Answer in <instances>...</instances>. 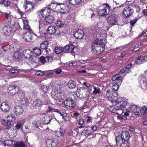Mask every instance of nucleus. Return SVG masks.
I'll return each instance as SVG.
<instances>
[{
  "instance_id": "nucleus-1",
  "label": "nucleus",
  "mask_w": 147,
  "mask_h": 147,
  "mask_svg": "<svg viewBox=\"0 0 147 147\" xmlns=\"http://www.w3.org/2000/svg\"><path fill=\"white\" fill-rule=\"evenodd\" d=\"M50 11L46 9H42L40 13L43 17L45 18V20H41L39 21V28L45 27V26L52 23L54 21V18L49 15Z\"/></svg>"
},
{
  "instance_id": "nucleus-2",
  "label": "nucleus",
  "mask_w": 147,
  "mask_h": 147,
  "mask_svg": "<svg viewBox=\"0 0 147 147\" xmlns=\"http://www.w3.org/2000/svg\"><path fill=\"white\" fill-rule=\"evenodd\" d=\"M91 47L92 52L96 55L100 54L105 50V48L102 47L101 45L96 40L92 43Z\"/></svg>"
},
{
  "instance_id": "nucleus-3",
  "label": "nucleus",
  "mask_w": 147,
  "mask_h": 147,
  "mask_svg": "<svg viewBox=\"0 0 147 147\" xmlns=\"http://www.w3.org/2000/svg\"><path fill=\"white\" fill-rule=\"evenodd\" d=\"M33 53L29 49H27L24 51V54L25 58L28 59L30 61L33 63H36L37 58L33 55Z\"/></svg>"
},
{
  "instance_id": "nucleus-4",
  "label": "nucleus",
  "mask_w": 147,
  "mask_h": 147,
  "mask_svg": "<svg viewBox=\"0 0 147 147\" xmlns=\"http://www.w3.org/2000/svg\"><path fill=\"white\" fill-rule=\"evenodd\" d=\"M100 9L98 12L99 16H106L109 13V5L107 4H103L100 6L99 7Z\"/></svg>"
},
{
  "instance_id": "nucleus-5",
  "label": "nucleus",
  "mask_w": 147,
  "mask_h": 147,
  "mask_svg": "<svg viewBox=\"0 0 147 147\" xmlns=\"http://www.w3.org/2000/svg\"><path fill=\"white\" fill-rule=\"evenodd\" d=\"M129 133L127 131L123 132L121 136H117L116 138V140H121L122 141H127L129 138Z\"/></svg>"
},
{
  "instance_id": "nucleus-6",
  "label": "nucleus",
  "mask_w": 147,
  "mask_h": 147,
  "mask_svg": "<svg viewBox=\"0 0 147 147\" xmlns=\"http://www.w3.org/2000/svg\"><path fill=\"white\" fill-rule=\"evenodd\" d=\"M47 31L48 34H55L56 35H59L61 33L59 30H57L56 27L55 26L49 27Z\"/></svg>"
},
{
  "instance_id": "nucleus-7",
  "label": "nucleus",
  "mask_w": 147,
  "mask_h": 147,
  "mask_svg": "<svg viewBox=\"0 0 147 147\" xmlns=\"http://www.w3.org/2000/svg\"><path fill=\"white\" fill-rule=\"evenodd\" d=\"M64 104L65 105L73 108H74L76 105V103L71 98H67L65 100Z\"/></svg>"
},
{
  "instance_id": "nucleus-8",
  "label": "nucleus",
  "mask_w": 147,
  "mask_h": 147,
  "mask_svg": "<svg viewBox=\"0 0 147 147\" xmlns=\"http://www.w3.org/2000/svg\"><path fill=\"white\" fill-rule=\"evenodd\" d=\"M58 5H60V12L61 13L65 14L68 12L69 11L70 8L68 5L59 3H58Z\"/></svg>"
},
{
  "instance_id": "nucleus-9",
  "label": "nucleus",
  "mask_w": 147,
  "mask_h": 147,
  "mask_svg": "<svg viewBox=\"0 0 147 147\" xmlns=\"http://www.w3.org/2000/svg\"><path fill=\"white\" fill-rule=\"evenodd\" d=\"M107 22L108 24L111 26L116 25L117 24V21L115 17L114 16L112 15L108 17Z\"/></svg>"
},
{
  "instance_id": "nucleus-10",
  "label": "nucleus",
  "mask_w": 147,
  "mask_h": 147,
  "mask_svg": "<svg viewBox=\"0 0 147 147\" xmlns=\"http://www.w3.org/2000/svg\"><path fill=\"white\" fill-rule=\"evenodd\" d=\"M13 111L17 115H19L23 113L24 109L22 106L17 105L14 107Z\"/></svg>"
},
{
  "instance_id": "nucleus-11",
  "label": "nucleus",
  "mask_w": 147,
  "mask_h": 147,
  "mask_svg": "<svg viewBox=\"0 0 147 147\" xmlns=\"http://www.w3.org/2000/svg\"><path fill=\"white\" fill-rule=\"evenodd\" d=\"M25 3L26 5L25 9L26 11H33L34 6L32 2L30 1H28L27 0H26Z\"/></svg>"
},
{
  "instance_id": "nucleus-12",
  "label": "nucleus",
  "mask_w": 147,
  "mask_h": 147,
  "mask_svg": "<svg viewBox=\"0 0 147 147\" xmlns=\"http://www.w3.org/2000/svg\"><path fill=\"white\" fill-rule=\"evenodd\" d=\"M64 52L65 53H74V46L71 44H69L66 45L64 47Z\"/></svg>"
},
{
  "instance_id": "nucleus-13",
  "label": "nucleus",
  "mask_w": 147,
  "mask_h": 147,
  "mask_svg": "<svg viewBox=\"0 0 147 147\" xmlns=\"http://www.w3.org/2000/svg\"><path fill=\"white\" fill-rule=\"evenodd\" d=\"M133 10L131 7H128L125 8L123 13L126 17H129L133 14Z\"/></svg>"
},
{
  "instance_id": "nucleus-14",
  "label": "nucleus",
  "mask_w": 147,
  "mask_h": 147,
  "mask_svg": "<svg viewBox=\"0 0 147 147\" xmlns=\"http://www.w3.org/2000/svg\"><path fill=\"white\" fill-rule=\"evenodd\" d=\"M85 88V87L84 86L78 88L76 91V95L77 96L81 98H82V97H85L83 96Z\"/></svg>"
},
{
  "instance_id": "nucleus-15",
  "label": "nucleus",
  "mask_w": 147,
  "mask_h": 147,
  "mask_svg": "<svg viewBox=\"0 0 147 147\" xmlns=\"http://www.w3.org/2000/svg\"><path fill=\"white\" fill-rule=\"evenodd\" d=\"M116 146L117 147H129V144L127 141H122L121 140H116Z\"/></svg>"
},
{
  "instance_id": "nucleus-16",
  "label": "nucleus",
  "mask_w": 147,
  "mask_h": 147,
  "mask_svg": "<svg viewBox=\"0 0 147 147\" xmlns=\"http://www.w3.org/2000/svg\"><path fill=\"white\" fill-rule=\"evenodd\" d=\"M74 37L78 39L83 38L84 36V32L81 29H78L74 34Z\"/></svg>"
},
{
  "instance_id": "nucleus-17",
  "label": "nucleus",
  "mask_w": 147,
  "mask_h": 147,
  "mask_svg": "<svg viewBox=\"0 0 147 147\" xmlns=\"http://www.w3.org/2000/svg\"><path fill=\"white\" fill-rule=\"evenodd\" d=\"M129 109L130 111L134 113L135 114L139 115L140 114L139 112L140 109L137 107L136 105H132L130 106Z\"/></svg>"
},
{
  "instance_id": "nucleus-18",
  "label": "nucleus",
  "mask_w": 147,
  "mask_h": 147,
  "mask_svg": "<svg viewBox=\"0 0 147 147\" xmlns=\"http://www.w3.org/2000/svg\"><path fill=\"white\" fill-rule=\"evenodd\" d=\"M16 86L15 85L10 86L8 88V93L11 96L16 94Z\"/></svg>"
},
{
  "instance_id": "nucleus-19",
  "label": "nucleus",
  "mask_w": 147,
  "mask_h": 147,
  "mask_svg": "<svg viewBox=\"0 0 147 147\" xmlns=\"http://www.w3.org/2000/svg\"><path fill=\"white\" fill-rule=\"evenodd\" d=\"M21 58V53L19 52H15L13 55V59L15 61L18 62L20 61Z\"/></svg>"
},
{
  "instance_id": "nucleus-20",
  "label": "nucleus",
  "mask_w": 147,
  "mask_h": 147,
  "mask_svg": "<svg viewBox=\"0 0 147 147\" xmlns=\"http://www.w3.org/2000/svg\"><path fill=\"white\" fill-rule=\"evenodd\" d=\"M0 107L1 109L5 112H7L9 110V105L7 102H3L1 104Z\"/></svg>"
},
{
  "instance_id": "nucleus-21",
  "label": "nucleus",
  "mask_w": 147,
  "mask_h": 147,
  "mask_svg": "<svg viewBox=\"0 0 147 147\" xmlns=\"http://www.w3.org/2000/svg\"><path fill=\"white\" fill-rule=\"evenodd\" d=\"M144 75L145 76V78L143 80V83L142 84V87L143 89H147V70L144 71Z\"/></svg>"
},
{
  "instance_id": "nucleus-22",
  "label": "nucleus",
  "mask_w": 147,
  "mask_h": 147,
  "mask_svg": "<svg viewBox=\"0 0 147 147\" xmlns=\"http://www.w3.org/2000/svg\"><path fill=\"white\" fill-rule=\"evenodd\" d=\"M122 77L120 76L119 74H118L113 76L112 79V80L113 81H116L117 83L120 84L122 82Z\"/></svg>"
},
{
  "instance_id": "nucleus-23",
  "label": "nucleus",
  "mask_w": 147,
  "mask_h": 147,
  "mask_svg": "<svg viewBox=\"0 0 147 147\" xmlns=\"http://www.w3.org/2000/svg\"><path fill=\"white\" fill-rule=\"evenodd\" d=\"M42 104L43 103L42 100L39 99H36L33 102L32 105L33 107L37 108L38 107H41Z\"/></svg>"
},
{
  "instance_id": "nucleus-24",
  "label": "nucleus",
  "mask_w": 147,
  "mask_h": 147,
  "mask_svg": "<svg viewBox=\"0 0 147 147\" xmlns=\"http://www.w3.org/2000/svg\"><path fill=\"white\" fill-rule=\"evenodd\" d=\"M52 119V117L51 116H45L42 119L43 122L45 124H48L51 122Z\"/></svg>"
},
{
  "instance_id": "nucleus-25",
  "label": "nucleus",
  "mask_w": 147,
  "mask_h": 147,
  "mask_svg": "<svg viewBox=\"0 0 147 147\" xmlns=\"http://www.w3.org/2000/svg\"><path fill=\"white\" fill-rule=\"evenodd\" d=\"M59 5L58 3H51L47 7V9L50 11V10H53L55 9L57 6Z\"/></svg>"
},
{
  "instance_id": "nucleus-26",
  "label": "nucleus",
  "mask_w": 147,
  "mask_h": 147,
  "mask_svg": "<svg viewBox=\"0 0 147 147\" xmlns=\"http://www.w3.org/2000/svg\"><path fill=\"white\" fill-rule=\"evenodd\" d=\"M109 111L111 112L115 113L119 115H121L122 113V111L120 109H118L113 107H111L110 109H109Z\"/></svg>"
},
{
  "instance_id": "nucleus-27",
  "label": "nucleus",
  "mask_w": 147,
  "mask_h": 147,
  "mask_svg": "<svg viewBox=\"0 0 147 147\" xmlns=\"http://www.w3.org/2000/svg\"><path fill=\"white\" fill-rule=\"evenodd\" d=\"M69 3L73 5H78L80 4L82 0H68Z\"/></svg>"
},
{
  "instance_id": "nucleus-28",
  "label": "nucleus",
  "mask_w": 147,
  "mask_h": 147,
  "mask_svg": "<svg viewBox=\"0 0 147 147\" xmlns=\"http://www.w3.org/2000/svg\"><path fill=\"white\" fill-rule=\"evenodd\" d=\"M54 50L55 53L58 55L62 53L63 51L64 52V48L60 47H55Z\"/></svg>"
},
{
  "instance_id": "nucleus-29",
  "label": "nucleus",
  "mask_w": 147,
  "mask_h": 147,
  "mask_svg": "<svg viewBox=\"0 0 147 147\" xmlns=\"http://www.w3.org/2000/svg\"><path fill=\"white\" fill-rule=\"evenodd\" d=\"M2 142L5 146H11L15 144L14 142L9 140H6L5 141H2Z\"/></svg>"
},
{
  "instance_id": "nucleus-30",
  "label": "nucleus",
  "mask_w": 147,
  "mask_h": 147,
  "mask_svg": "<svg viewBox=\"0 0 147 147\" xmlns=\"http://www.w3.org/2000/svg\"><path fill=\"white\" fill-rule=\"evenodd\" d=\"M49 44V43L48 41L47 40L43 41L40 44V47L41 49L44 50L48 47Z\"/></svg>"
},
{
  "instance_id": "nucleus-31",
  "label": "nucleus",
  "mask_w": 147,
  "mask_h": 147,
  "mask_svg": "<svg viewBox=\"0 0 147 147\" xmlns=\"http://www.w3.org/2000/svg\"><path fill=\"white\" fill-rule=\"evenodd\" d=\"M11 28L8 26H4L3 28V31L5 35H8V34L11 33Z\"/></svg>"
},
{
  "instance_id": "nucleus-32",
  "label": "nucleus",
  "mask_w": 147,
  "mask_h": 147,
  "mask_svg": "<svg viewBox=\"0 0 147 147\" xmlns=\"http://www.w3.org/2000/svg\"><path fill=\"white\" fill-rule=\"evenodd\" d=\"M26 35H25L24 37V39L27 41H30L32 40V34L29 33H26Z\"/></svg>"
},
{
  "instance_id": "nucleus-33",
  "label": "nucleus",
  "mask_w": 147,
  "mask_h": 147,
  "mask_svg": "<svg viewBox=\"0 0 147 147\" xmlns=\"http://www.w3.org/2000/svg\"><path fill=\"white\" fill-rule=\"evenodd\" d=\"M76 83L72 80H69L68 84V87L71 89L75 88L76 86Z\"/></svg>"
},
{
  "instance_id": "nucleus-34",
  "label": "nucleus",
  "mask_w": 147,
  "mask_h": 147,
  "mask_svg": "<svg viewBox=\"0 0 147 147\" xmlns=\"http://www.w3.org/2000/svg\"><path fill=\"white\" fill-rule=\"evenodd\" d=\"M132 47L134 49V51H138L141 47H140L139 43L135 42L132 44Z\"/></svg>"
},
{
  "instance_id": "nucleus-35",
  "label": "nucleus",
  "mask_w": 147,
  "mask_h": 147,
  "mask_svg": "<svg viewBox=\"0 0 147 147\" xmlns=\"http://www.w3.org/2000/svg\"><path fill=\"white\" fill-rule=\"evenodd\" d=\"M56 25L58 28H61L63 27L65 25V23L61 21H57L55 23Z\"/></svg>"
},
{
  "instance_id": "nucleus-36",
  "label": "nucleus",
  "mask_w": 147,
  "mask_h": 147,
  "mask_svg": "<svg viewBox=\"0 0 147 147\" xmlns=\"http://www.w3.org/2000/svg\"><path fill=\"white\" fill-rule=\"evenodd\" d=\"M33 50L34 53L37 56H39L41 55V50L39 48L35 47L33 49Z\"/></svg>"
},
{
  "instance_id": "nucleus-37",
  "label": "nucleus",
  "mask_w": 147,
  "mask_h": 147,
  "mask_svg": "<svg viewBox=\"0 0 147 147\" xmlns=\"http://www.w3.org/2000/svg\"><path fill=\"white\" fill-rule=\"evenodd\" d=\"M32 124L35 127L38 128L40 125L41 122L40 120L36 119L33 121Z\"/></svg>"
},
{
  "instance_id": "nucleus-38",
  "label": "nucleus",
  "mask_w": 147,
  "mask_h": 147,
  "mask_svg": "<svg viewBox=\"0 0 147 147\" xmlns=\"http://www.w3.org/2000/svg\"><path fill=\"white\" fill-rule=\"evenodd\" d=\"M16 117L13 114L9 115L7 117L8 120L10 122H14L16 120Z\"/></svg>"
},
{
  "instance_id": "nucleus-39",
  "label": "nucleus",
  "mask_w": 147,
  "mask_h": 147,
  "mask_svg": "<svg viewBox=\"0 0 147 147\" xmlns=\"http://www.w3.org/2000/svg\"><path fill=\"white\" fill-rule=\"evenodd\" d=\"M140 112L142 114L147 115V108L146 106L142 107L140 108Z\"/></svg>"
},
{
  "instance_id": "nucleus-40",
  "label": "nucleus",
  "mask_w": 147,
  "mask_h": 147,
  "mask_svg": "<svg viewBox=\"0 0 147 147\" xmlns=\"http://www.w3.org/2000/svg\"><path fill=\"white\" fill-rule=\"evenodd\" d=\"M90 94V92L88 90L85 88V89L84 90V93L83 95V97L84 96L85 97H82V98L84 99V98L89 97Z\"/></svg>"
},
{
  "instance_id": "nucleus-41",
  "label": "nucleus",
  "mask_w": 147,
  "mask_h": 147,
  "mask_svg": "<svg viewBox=\"0 0 147 147\" xmlns=\"http://www.w3.org/2000/svg\"><path fill=\"white\" fill-rule=\"evenodd\" d=\"M94 90L93 91V94L96 95L98 94H99L100 92V90L98 87H96L93 86Z\"/></svg>"
},
{
  "instance_id": "nucleus-42",
  "label": "nucleus",
  "mask_w": 147,
  "mask_h": 147,
  "mask_svg": "<svg viewBox=\"0 0 147 147\" xmlns=\"http://www.w3.org/2000/svg\"><path fill=\"white\" fill-rule=\"evenodd\" d=\"M18 72V70L14 69H11L9 71V74L13 77H14Z\"/></svg>"
},
{
  "instance_id": "nucleus-43",
  "label": "nucleus",
  "mask_w": 147,
  "mask_h": 147,
  "mask_svg": "<svg viewBox=\"0 0 147 147\" xmlns=\"http://www.w3.org/2000/svg\"><path fill=\"white\" fill-rule=\"evenodd\" d=\"M15 147H25L24 144L21 142H17L15 144Z\"/></svg>"
},
{
  "instance_id": "nucleus-44",
  "label": "nucleus",
  "mask_w": 147,
  "mask_h": 147,
  "mask_svg": "<svg viewBox=\"0 0 147 147\" xmlns=\"http://www.w3.org/2000/svg\"><path fill=\"white\" fill-rule=\"evenodd\" d=\"M41 89L45 93L49 90V86L46 85H42Z\"/></svg>"
},
{
  "instance_id": "nucleus-45",
  "label": "nucleus",
  "mask_w": 147,
  "mask_h": 147,
  "mask_svg": "<svg viewBox=\"0 0 147 147\" xmlns=\"http://www.w3.org/2000/svg\"><path fill=\"white\" fill-rule=\"evenodd\" d=\"M112 85L111 87L113 90H114L115 91L118 90L119 88V86L117 84L114 82L112 83Z\"/></svg>"
},
{
  "instance_id": "nucleus-46",
  "label": "nucleus",
  "mask_w": 147,
  "mask_h": 147,
  "mask_svg": "<svg viewBox=\"0 0 147 147\" xmlns=\"http://www.w3.org/2000/svg\"><path fill=\"white\" fill-rule=\"evenodd\" d=\"M21 103L24 105H27L29 102V100L27 98L23 97L21 99Z\"/></svg>"
},
{
  "instance_id": "nucleus-47",
  "label": "nucleus",
  "mask_w": 147,
  "mask_h": 147,
  "mask_svg": "<svg viewBox=\"0 0 147 147\" xmlns=\"http://www.w3.org/2000/svg\"><path fill=\"white\" fill-rule=\"evenodd\" d=\"M53 147L56 146L59 144V140L56 138H52Z\"/></svg>"
},
{
  "instance_id": "nucleus-48",
  "label": "nucleus",
  "mask_w": 147,
  "mask_h": 147,
  "mask_svg": "<svg viewBox=\"0 0 147 147\" xmlns=\"http://www.w3.org/2000/svg\"><path fill=\"white\" fill-rule=\"evenodd\" d=\"M93 132V131H92L86 129L82 131V134L84 135H85V134L86 135H90L92 134Z\"/></svg>"
},
{
  "instance_id": "nucleus-49",
  "label": "nucleus",
  "mask_w": 147,
  "mask_h": 147,
  "mask_svg": "<svg viewBox=\"0 0 147 147\" xmlns=\"http://www.w3.org/2000/svg\"><path fill=\"white\" fill-rule=\"evenodd\" d=\"M0 13L4 15V17L7 19L8 21H10L11 16L9 13H7L5 12L3 13L1 11H0Z\"/></svg>"
},
{
  "instance_id": "nucleus-50",
  "label": "nucleus",
  "mask_w": 147,
  "mask_h": 147,
  "mask_svg": "<svg viewBox=\"0 0 147 147\" xmlns=\"http://www.w3.org/2000/svg\"><path fill=\"white\" fill-rule=\"evenodd\" d=\"M1 123L3 125L7 126L8 127H9L11 125V123L8 120L6 121L5 120H3L1 121Z\"/></svg>"
},
{
  "instance_id": "nucleus-51",
  "label": "nucleus",
  "mask_w": 147,
  "mask_h": 147,
  "mask_svg": "<svg viewBox=\"0 0 147 147\" xmlns=\"http://www.w3.org/2000/svg\"><path fill=\"white\" fill-rule=\"evenodd\" d=\"M23 125L20 122H18L17 123L15 127L16 130H18L22 127Z\"/></svg>"
},
{
  "instance_id": "nucleus-52",
  "label": "nucleus",
  "mask_w": 147,
  "mask_h": 147,
  "mask_svg": "<svg viewBox=\"0 0 147 147\" xmlns=\"http://www.w3.org/2000/svg\"><path fill=\"white\" fill-rule=\"evenodd\" d=\"M17 94L18 97L19 98L21 99L24 97V94L21 91H18Z\"/></svg>"
},
{
  "instance_id": "nucleus-53",
  "label": "nucleus",
  "mask_w": 147,
  "mask_h": 147,
  "mask_svg": "<svg viewBox=\"0 0 147 147\" xmlns=\"http://www.w3.org/2000/svg\"><path fill=\"white\" fill-rule=\"evenodd\" d=\"M134 63L136 64H140L143 63L141 57H138V59L135 61Z\"/></svg>"
},
{
  "instance_id": "nucleus-54",
  "label": "nucleus",
  "mask_w": 147,
  "mask_h": 147,
  "mask_svg": "<svg viewBox=\"0 0 147 147\" xmlns=\"http://www.w3.org/2000/svg\"><path fill=\"white\" fill-rule=\"evenodd\" d=\"M64 133L63 131L61 129H59L56 131V135L58 137H60L63 135Z\"/></svg>"
},
{
  "instance_id": "nucleus-55",
  "label": "nucleus",
  "mask_w": 147,
  "mask_h": 147,
  "mask_svg": "<svg viewBox=\"0 0 147 147\" xmlns=\"http://www.w3.org/2000/svg\"><path fill=\"white\" fill-rule=\"evenodd\" d=\"M52 141V139L48 140L47 141V145L48 147H53Z\"/></svg>"
},
{
  "instance_id": "nucleus-56",
  "label": "nucleus",
  "mask_w": 147,
  "mask_h": 147,
  "mask_svg": "<svg viewBox=\"0 0 147 147\" xmlns=\"http://www.w3.org/2000/svg\"><path fill=\"white\" fill-rule=\"evenodd\" d=\"M39 61L42 63H45L46 62V57H45L43 56H41L40 58Z\"/></svg>"
},
{
  "instance_id": "nucleus-57",
  "label": "nucleus",
  "mask_w": 147,
  "mask_h": 147,
  "mask_svg": "<svg viewBox=\"0 0 147 147\" xmlns=\"http://www.w3.org/2000/svg\"><path fill=\"white\" fill-rule=\"evenodd\" d=\"M56 109H54V108L51 107L50 106H49L48 108V109L47 111V113H49L51 112H56V111H55Z\"/></svg>"
},
{
  "instance_id": "nucleus-58",
  "label": "nucleus",
  "mask_w": 147,
  "mask_h": 147,
  "mask_svg": "<svg viewBox=\"0 0 147 147\" xmlns=\"http://www.w3.org/2000/svg\"><path fill=\"white\" fill-rule=\"evenodd\" d=\"M127 105V102L125 101H123L122 100L121 104H120L119 105L121 108H124L125 107V106Z\"/></svg>"
},
{
  "instance_id": "nucleus-59",
  "label": "nucleus",
  "mask_w": 147,
  "mask_h": 147,
  "mask_svg": "<svg viewBox=\"0 0 147 147\" xmlns=\"http://www.w3.org/2000/svg\"><path fill=\"white\" fill-rule=\"evenodd\" d=\"M69 65L70 66H75L77 65V63L74 61L70 62L69 63Z\"/></svg>"
},
{
  "instance_id": "nucleus-60",
  "label": "nucleus",
  "mask_w": 147,
  "mask_h": 147,
  "mask_svg": "<svg viewBox=\"0 0 147 147\" xmlns=\"http://www.w3.org/2000/svg\"><path fill=\"white\" fill-rule=\"evenodd\" d=\"M138 20L136 18H135L134 20H132L130 22V24L132 26H133L135 24L137 21Z\"/></svg>"
},
{
  "instance_id": "nucleus-61",
  "label": "nucleus",
  "mask_w": 147,
  "mask_h": 147,
  "mask_svg": "<svg viewBox=\"0 0 147 147\" xmlns=\"http://www.w3.org/2000/svg\"><path fill=\"white\" fill-rule=\"evenodd\" d=\"M2 4H3L5 7H7L9 5L10 3L9 1H6L4 0Z\"/></svg>"
},
{
  "instance_id": "nucleus-62",
  "label": "nucleus",
  "mask_w": 147,
  "mask_h": 147,
  "mask_svg": "<svg viewBox=\"0 0 147 147\" xmlns=\"http://www.w3.org/2000/svg\"><path fill=\"white\" fill-rule=\"evenodd\" d=\"M122 100L121 98H117V100H116L115 102L116 103V105H117L118 104H121Z\"/></svg>"
},
{
  "instance_id": "nucleus-63",
  "label": "nucleus",
  "mask_w": 147,
  "mask_h": 147,
  "mask_svg": "<svg viewBox=\"0 0 147 147\" xmlns=\"http://www.w3.org/2000/svg\"><path fill=\"white\" fill-rule=\"evenodd\" d=\"M46 62H47L49 63L50 62H51L53 60L52 57L47 56V57H46Z\"/></svg>"
},
{
  "instance_id": "nucleus-64",
  "label": "nucleus",
  "mask_w": 147,
  "mask_h": 147,
  "mask_svg": "<svg viewBox=\"0 0 147 147\" xmlns=\"http://www.w3.org/2000/svg\"><path fill=\"white\" fill-rule=\"evenodd\" d=\"M147 35V30L144 32V31H143L140 35L138 37V38L140 37H144V36H146Z\"/></svg>"
}]
</instances>
